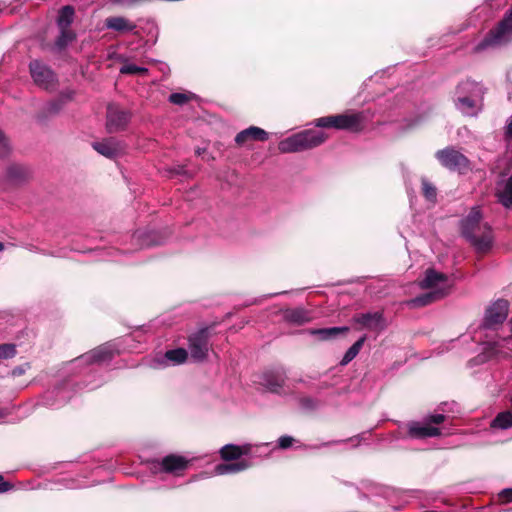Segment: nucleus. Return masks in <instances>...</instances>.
Masks as SVG:
<instances>
[{
  "label": "nucleus",
  "mask_w": 512,
  "mask_h": 512,
  "mask_svg": "<svg viewBox=\"0 0 512 512\" xmlns=\"http://www.w3.org/2000/svg\"><path fill=\"white\" fill-rule=\"evenodd\" d=\"M463 236L476 248L477 251H487L492 244L490 226L482 221V214L478 206L473 207L470 213L461 221Z\"/></svg>",
  "instance_id": "f257e3e1"
},
{
  "label": "nucleus",
  "mask_w": 512,
  "mask_h": 512,
  "mask_svg": "<svg viewBox=\"0 0 512 512\" xmlns=\"http://www.w3.org/2000/svg\"><path fill=\"white\" fill-rule=\"evenodd\" d=\"M485 91L480 83L466 80L456 90L455 106L464 115L473 116L481 109Z\"/></svg>",
  "instance_id": "f03ea898"
},
{
  "label": "nucleus",
  "mask_w": 512,
  "mask_h": 512,
  "mask_svg": "<svg viewBox=\"0 0 512 512\" xmlns=\"http://www.w3.org/2000/svg\"><path fill=\"white\" fill-rule=\"evenodd\" d=\"M326 139L327 135L322 131L304 130L280 141L278 149L281 153L300 152L317 147Z\"/></svg>",
  "instance_id": "7ed1b4c3"
},
{
  "label": "nucleus",
  "mask_w": 512,
  "mask_h": 512,
  "mask_svg": "<svg viewBox=\"0 0 512 512\" xmlns=\"http://www.w3.org/2000/svg\"><path fill=\"white\" fill-rule=\"evenodd\" d=\"M446 419L444 414H431L423 418L421 421H411L407 424L408 437L413 439H425L438 437L442 435L439 424Z\"/></svg>",
  "instance_id": "20e7f679"
},
{
  "label": "nucleus",
  "mask_w": 512,
  "mask_h": 512,
  "mask_svg": "<svg viewBox=\"0 0 512 512\" xmlns=\"http://www.w3.org/2000/svg\"><path fill=\"white\" fill-rule=\"evenodd\" d=\"M364 115L362 113H345L318 118L317 127L335 128L338 130L359 131L362 128Z\"/></svg>",
  "instance_id": "39448f33"
},
{
  "label": "nucleus",
  "mask_w": 512,
  "mask_h": 512,
  "mask_svg": "<svg viewBox=\"0 0 512 512\" xmlns=\"http://www.w3.org/2000/svg\"><path fill=\"white\" fill-rule=\"evenodd\" d=\"M436 158L449 170L464 172L469 169L468 158L454 148L439 150Z\"/></svg>",
  "instance_id": "423d86ee"
},
{
  "label": "nucleus",
  "mask_w": 512,
  "mask_h": 512,
  "mask_svg": "<svg viewBox=\"0 0 512 512\" xmlns=\"http://www.w3.org/2000/svg\"><path fill=\"white\" fill-rule=\"evenodd\" d=\"M509 311V302L504 299H498L493 302L485 312L483 324L486 328H493L499 324H502Z\"/></svg>",
  "instance_id": "0eeeda50"
},
{
  "label": "nucleus",
  "mask_w": 512,
  "mask_h": 512,
  "mask_svg": "<svg viewBox=\"0 0 512 512\" xmlns=\"http://www.w3.org/2000/svg\"><path fill=\"white\" fill-rule=\"evenodd\" d=\"M29 67L35 84L44 89H51L54 87L55 75L51 69L37 60L32 61Z\"/></svg>",
  "instance_id": "6e6552de"
},
{
  "label": "nucleus",
  "mask_w": 512,
  "mask_h": 512,
  "mask_svg": "<svg viewBox=\"0 0 512 512\" xmlns=\"http://www.w3.org/2000/svg\"><path fill=\"white\" fill-rule=\"evenodd\" d=\"M114 351L115 349L111 344H105L82 355L76 361L87 364L103 363L112 359Z\"/></svg>",
  "instance_id": "1a4fd4ad"
},
{
  "label": "nucleus",
  "mask_w": 512,
  "mask_h": 512,
  "mask_svg": "<svg viewBox=\"0 0 512 512\" xmlns=\"http://www.w3.org/2000/svg\"><path fill=\"white\" fill-rule=\"evenodd\" d=\"M92 147L101 155L107 158H115L122 154L125 145L115 138H108L100 142H94Z\"/></svg>",
  "instance_id": "9d476101"
},
{
  "label": "nucleus",
  "mask_w": 512,
  "mask_h": 512,
  "mask_svg": "<svg viewBox=\"0 0 512 512\" xmlns=\"http://www.w3.org/2000/svg\"><path fill=\"white\" fill-rule=\"evenodd\" d=\"M189 351L195 361H202L208 353V339L204 332H199L189 338Z\"/></svg>",
  "instance_id": "9b49d317"
},
{
  "label": "nucleus",
  "mask_w": 512,
  "mask_h": 512,
  "mask_svg": "<svg viewBox=\"0 0 512 512\" xmlns=\"http://www.w3.org/2000/svg\"><path fill=\"white\" fill-rule=\"evenodd\" d=\"M129 121V114L123 110H119L113 106H109L107 110V129L110 133L124 129Z\"/></svg>",
  "instance_id": "f8f14e48"
},
{
  "label": "nucleus",
  "mask_w": 512,
  "mask_h": 512,
  "mask_svg": "<svg viewBox=\"0 0 512 512\" xmlns=\"http://www.w3.org/2000/svg\"><path fill=\"white\" fill-rule=\"evenodd\" d=\"M447 275L437 272L434 269H428L425 272V277L420 282V287L422 289H440L444 288L446 293L448 292L447 286Z\"/></svg>",
  "instance_id": "ddd939ff"
},
{
  "label": "nucleus",
  "mask_w": 512,
  "mask_h": 512,
  "mask_svg": "<svg viewBox=\"0 0 512 512\" xmlns=\"http://www.w3.org/2000/svg\"><path fill=\"white\" fill-rule=\"evenodd\" d=\"M354 321L372 331H381L385 328L384 318L380 312L359 314L354 317Z\"/></svg>",
  "instance_id": "4468645a"
},
{
  "label": "nucleus",
  "mask_w": 512,
  "mask_h": 512,
  "mask_svg": "<svg viewBox=\"0 0 512 512\" xmlns=\"http://www.w3.org/2000/svg\"><path fill=\"white\" fill-rule=\"evenodd\" d=\"M267 139L268 133L265 130L256 126H250L236 135L235 142L238 145H244L248 141H266Z\"/></svg>",
  "instance_id": "2eb2a0df"
},
{
  "label": "nucleus",
  "mask_w": 512,
  "mask_h": 512,
  "mask_svg": "<svg viewBox=\"0 0 512 512\" xmlns=\"http://www.w3.org/2000/svg\"><path fill=\"white\" fill-rule=\"evenodd\" d=\"M189 461L182 456L168 455L161 461V470L167 473L179 474L188 466Z\"/></svg>",
  "instance_id": "dca6fc26"
},
{
  "label": "nucleus",
  "mask_w": 512,
  "mask_h": 512,
  "mask_svg": "<svg viewBox=\"0 0 512 512\" xmlns=\"http://www.w3.org/2000/svg\"><path fill=\"white\" fill-rule=\"evenodd\" d=\"M285 379L283 370L268 371L263 374L261 384L271 392H278L284 385Z\"/></svg>",
  "instance_id": "f3484780"
},
{
  "label": "nucleus",
  "mask_w": 512,
  "mask_h": 512,
  "mask_svg": "<svg viewBox=\"0 0 512 512\" xmlns=\"http://www.w3.org/2000/svg\"><path fill=\"white\" fill-rule=\"evenodd\" d=\"M188 353L183 348H177L167 351L161 358L156 360L154 367L178 365L186 361Z\"/></svg>",
  "instance_id": "a211bd4d"
},
{
  "label": "nucleus",
  "mask_w": 512,
  "mask_h": 512,
  "mask_svg": "<svg viewBox=\"0 0 512 512\" xmlns=\"http://www.w3.org/2000/svg\"><path fill=\"white\" fill-rule=\"evenodd\" d=\"M446 295V291L444 288L432 290L430 292L424 293L418 297H415L407 302L408 306L412 308L423 307L429 305Z\"/></svg>",
  "instance_id": "6ab92c4d"
},
{
  "label": "nucleus",
  "mask_w": 512,
  "mask_h": 512,
  "mask_svg": "<svg viewBox=\"0 0 512 512\" xmlns=\"http://www.w3.org/2000/svg\"><path fill=\"white\" fill-rule=\"evenodd\" d=\"M250 451H251L250 444H244L241 446L227 444L221 448L220 455H221L222 459L225 461L239 460V458L241 456L249 454Z\"/></svg>",
  "instance_id": "aec40b11"
},
{
  "label": "nucleus",
  "mask_w": 512,
  "mask_h": 512,
  "mask_svg": "<svg viewBox=\"0 0 512 512\" xmlns=\"http://www.w3.org/2000/svg\"><path fill=\"white\" fill-rule=\"evenodd\" d=\"M105 26L108 29L121 33L131 32L136 29V24L121 16L108 17L105 20Z\"/></svg>",
  "instance_id": "412c9836"
},
{
  "label": "nucleus",
  "mask_w": 512,
  "mask_h": 512,
  "mask_svg": "<svg viewBox=\"0 0 512 512\" xmlns=\"http://www.w3.org/2000/svg\"><path fill=\"white\" fill-rule=\"evenodd\" d=\"M496 196L504 207H512V175L505 182L498 183Z\"/></svg>",
  "instance_id": "4be33fe9"
},
{
  "label": "nucleus",
  "mask_w": 512,
  "mask_h": 512,
  "mask_svg": "<svg viewBox=\"0 0 512 512\" xmlns=\"http://www.w3.org/2000/svg\"><path fill=\"white\" fill-rule=\"evenodd\" d=\"M250 467V463L241 459L234 463H221L215 467V473L217 475L234 474L246 470Z\"/></svg>",
  "instance_id": "5701e85b"
},
{
  "label": "nucleus",
  "mask_w": 512,
  "mask_h": 512,
  "mask_svg": "<svg viewBox=\"0 0 512 512\" xmlns=\"http://www.w3.org/2000/svg\"><path fill=\"white\" fill-rule=\"evenodd\" d=\"M348 330V327H331L310 330V334L318 336L321 340H329L346 333Z\"/></svg>",
  "instance_id": "b1692460"
},
{
  "label": "nucleus",
  "mask_w": 512,
  "mask_h": 512,
  "mask_svg": "<svg viewBox=\"0 0 512 512\" xmlns=\"http://www.w3.org/2000/svg\"><path fill=\"white\" fill-rule=\"evenodd\" d=\"M285 318L289 322L302 324L310 320L308 313L303 309H291L285 312Z\"/></svg>",
  "instance_id": "393cba45"
},
{
  "label": "nucleus",
  "mask_w": 512,
  "mask_h": 512,
  "mask_svg": "<svg viewBox=\"0 0 512 512\" xmlns=\"http://www.w3.org/2000/svg\"><path fill=\"white\" fill-rule=\"evenodd\" d=\"M74 9L72 6H64L60 11L57 19L59 28H68L73 21Z\"/></svg>",
  "instance_id": "a878e982"
},
{
  "label": "nucleus",
  "mask_w": 512,
  "mask_h": 512,
  "mask_svg": "<svg viewBox=\"0 0 512 512\" xmlns=\"http://www.w3.org/2000/svg\"><path fill=\"white\" fill-rule=\"evenodd\" d=\"M492 427L500 429H508L512 427V412L504 411L499 413L492 421Z\"/></svg>",
  "instance_id": "bb28decb"
},
{
  "label": "nucleus",
  "mask_w": 512,
  "mask_h": 512,
  "mask_svg": "<svg viewBox=\"0 0 512 512\" xmlns=\"http://www.w3.org/2000/svg\"><path fill=\"white\" fill-rule=\"evenodd\" d=\"M25 175V168L21 165L11 164L6 169V177L9 181L12 182H17L24 179Z\"/></svg>",
  "instance_id": "cd10ccee"
},
{
  "label": "nucleus",
  "mask_w": 512,
  "mask_h": 512,
  "mask_svg": "<svg viewBox=\"0 0 512 512\" xmlns=\"http://www.w3.org/2000/svg\"><path fill=\"white\" fill-rule=\"evenodd\" d=\"M120 72L122 74H129V75H135V74L144 75V74H147L148 69L145 67L135 65L133 63H125L120 68Z\"/></svg>",
  "instance_id": "c85d7f7f"
},
{
  "label": "nucleus",
  "mask_w": 512,
  "mask_h": 512,
  "mask_svg": "<svg viewBox=\"0 0 512 512\" xmlns=\"http://www.w3.org/2000/svg\"><path fill=\"white\" fill-rule=\"evenodd\" d=\"M61 33L56 41V45L59 48H63L68 45L74 39V33L68 28H60Z\"/></svg>",
  "instance_id": "c756f323"
},
{
  "label": "nucleus",
  "mask_w": 512,
  "mask_h": 512,
  "mask_svg": "<svg viewBox=\"0 0 512 512\" xmlns=\"http://www.w3.org/2000/svg\"><path fill=\"white\" fill-rule=\"evenodd\" d=\"M422 190H423V194H424L425 198L428 201H431V202L435 201L437 193H436V188L434 185H432L427 180H423L422 181Z\"/></svg>",
  "instance_id": "7c9ffc66"
},
{
  "label": "nucleus",
  "mask_w": 512,
  "mask_h": 512,
  "mask_svg": "<svg viewBox=\"0 0 512 512\" xmlns=\"http://www.w3.org/2000/svg\"><path fill=\"white\" fill-rule=\"evenodd\" d=\"M193 97L192 93H172L169 101L175 105H183Z\"/></svg>",
  "instance_id": "2f4dec72"
},
{
  "label": "nucleus",
  "mask_w": 512,
  "mask_h": 512,
  "mask_svg": "<svg viewBox=\"0 0 512 512\" xmlns=\"http://www.w3.org/2000/svg\"><path fill=\"white\" fill-rule=\"evenodd\" d=\"M16 355L14 344H0V359H9Z\"/></svg>",
  "instance_id": "473e14b6"
},
{
  "label": "nucleus",
  "mask_w": 512,
  "mask_h": 512,
  "mask_svg": "<svg viewBox=\"0 0 512 512\" xmlns=\"http://www.w3.org/2000/svg\"><path fill=\"white\" fill-rule=\"evenodd\" d=\"M11 152V147L8 139L0 130V158H6Z\"/></svg>",
  "instance_id": "72a5a7b5"
},
{
  "label": "nucleus",
  "mask_w": 512,
  "mask_h": 512,
  "mask_svg": "<svg viewBox=\"0 0 512 512\" xmlns=\"http://www.w3.org/2000/svg\"><path fill=\"white\" fill-rule=\"evenodd\" d=\"M500 344L498 342L488 343L485 347V351L489 354V357H507V354H500Z\"/></svg>",
  "instance_id": "f704fd0d"
},
{
  "label": "nucleus",
  "mask_w": 512,
  "mask_h": 512,
  "mask_svg": "<svg viewBox=\"0 0 512 512\" xmlns=\"http://www.w3.org/2000/svg\"><path fill=\"white\" fill-rule=\"evenodd\" d=\"M358 351L356 350V347H350L346 353L344 354L340 364L341 365H347L349 362H351L357 355Z\"/></svg>",
  "instance_id": "c9c22d12"
},
{
  "label": "nucleus",
  "mask_w": 512,
  "mask_h": 512,
  "mask_svg": "<svg viewBox=\"0 0 512 512\" xmlns=\"http://www.w3.org/2000/svg\"><path fill=\"white\" fill-rule=\"evenodd\" d=\"M294 438L291 437V436H288V435H285V436H281L279 439H278V446L282 449H287L289 447L292 446V444L294 443Z\"/></svg>",
  "instance_id": "e433bc0d"
},
{
  "label": "nucleus",
  "mask_w": 512,
  "mask_h": 512,
  "mask_svg": "<svg viewBox=\"0 0 512 512\" xmlns=\"http://www.w3.org/2000/svg\"><path fill=\"white\" fill-rule=\"evenodd\" d=\"M500 498L504 501H512V488L504 489L499 494Z\"/></svg>",
  "instance_id": "4c0bfd02"
},
{
  "label": "nucleus",
  "mask_w": 512,
  "mask_h": 512,
  "mask_svg": "<svg viewBox=\"0 0 512 512\" xmlns=\"http://www.w3.org/2000/svg\"><path fill=\"white\" fill-rule=\"evenodd\" d=\"M505 137L507 139H512V116L507 121V124L505 127Z\"/></svg>",
  "instance_id": "58836bf2"
},
{
  "label": "nucleus",
  "mask_w": 512,
  "mask_h": 512,
  "mask_svg": "<svg viewBox=\"0 0 512 512\" xmlns=\"http://www.w3.org/2000/svg\"><path fill=\"white\" fill-rule=\"evenodd\" d=\"M12 488L11 484L5 482L3 476L0 475V493L7 492Z\"/></svg>",
  "instance_id": "ea45409f"
},
{
  "label": "nucleus",
  "mask_w": 512,
  "mask_h": 512,
  "mask_svg": "<svg viewBox=\"0 0 512 512\" xmlns=\"http://www.w3.org/2000/svg\"><path fill=\"white\" fill-rule=\"evenodd\" d=\"M364 342H365V337H362V338L358 339V340H357V341L352 345V347H356V350H357L358 352H360V350H361V348H362V346H363Z\"/></svg>",
  "instance_id": "a19ab883"
},
{
  "label": "nucleus",
  "mask_w": 512,
  "mask_h": 512,
  "mask_svg": "<svg viewBox=\"0 0 512 512\" xmlns=\"http://www.w3.org/2000/svg\"><path fill=\"white\" fill-rule=\"evenodd\" d=\"M58 109H59L58 107H54V105H51V108L49 109V111L56 112Z\"/></svg>",
  "instance_id": "79ce46f5"
},
{
  "label": "nucleus",
  "mask_w": 512,
  "mask_h": 512,
  "mask_svg": "<svg viewBox=\"0 0 512 512\" xmlns=\"http://www.w3.org/2000/svg\"><path fill=\"white\" fill-rule=\"evenodd\" d=\"M4 249V244L2 242H0V252L3 251Z\"/></svg>",
  "instance_id": "37998d69"
},
{
  "label": "nucleus",
  "mask_w": 512,
  "mask_h": 512,
  "mask_svg": "<svg viewBox=\"0 0 512 512\" xmlns=\"http://www.w3.org/2000/svg\"><path fill=\"white\" fill-rule=\"evenodd\" d=\"M3 416L2 412L0 411V418Z\"/></svg>",
  "instance_id": "c03bdc74"
}]
</instances>
